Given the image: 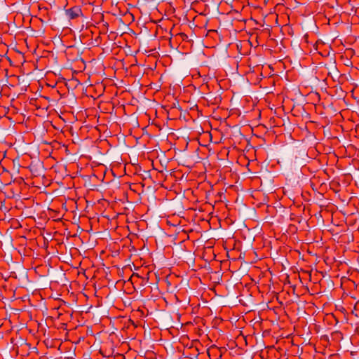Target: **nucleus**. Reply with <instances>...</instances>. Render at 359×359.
Segmentation results:
<instances>
[{
    "label": "nucleus",
    "instance_id": "nucleus-1",
    "mask_svg": "<svg viewBox=\"0 0 359 359\" xmlns=\"http://www.w3.org/2000/svg\"><path fill=\"white\" fill-rule=\"evenodd\" d=\"M65 14L69 20H75L83 15L81 8L79 6L66 9Z\"/></svg>",
    "mask_w": 359,
    "mask_h": 359
}]
</instances>
